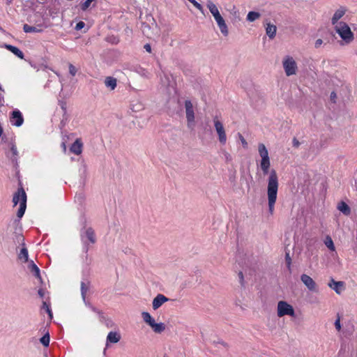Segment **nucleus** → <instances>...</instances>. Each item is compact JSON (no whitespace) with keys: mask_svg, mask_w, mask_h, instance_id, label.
<instances>
[{"mask_svg":"<svg viewBox=\"0 0 357 357\" xmlns=\"http://www.w3.org/2000/svg\"><path fill=\"white\" fill-rule=\"evenodd\" d=\"M43 309H44L48 313L50 318L52 317V313L51 309H50L49 305H47V303L45 301L43 303Z\"/></svg>","mask_w":357,"mask_h":357,"instance_id":"obj_33","label":"nucleus"},{"mask_svg":"<svg viewBox=\"0 0 357 357\" xmlns=\"http://www.w3.org/2000/svg\"><path fill=\"white\" fill-rule=\"evenodd\" d=\"M13 202L14 206L20 204L19 209L17 212V216L22 218L26 208V194L22 187L18 188L13 195Z\"/></svg>","mask_w":357,"mask_h":357,"instance_id":"obj_3","label":"nucleus"},{"mask_svg":"<svg viewBox=\"0 0 357 357\" xmlns=\"http://www.w3.org/2000/svg\"><path fill=\"white\" fill-rule=\"evenodd\" d=\"M328 286L333 289L337 294H340L344 289V282L341 281L336 282L333 279L331 280L330 282L328 283Z\"/></svg>","mask_w":357,"mask_h":357,"instance_id":"obj_16","label":"nucleus"},{"mask_svg":"<svg viewBox=\"0 0 357 357\" xmlns=\"http://www.w3.org/2000/svg\"><path fill=\"white\" fill-rule=\"evenodd\" d=\"M292 144H293V146L295 147V148H298L300 146V144H301L299 141L296 137H294L293 139Z\"/></svg>","mask_w":357,"mask_h":357,"instance_id":"obj_41","label":"nucleus"},{"mask_svg":"<svg viewBox=\"0 0 357 357\" xmlns=\"http://www.w3.org/2000/svg\"><path fill=\"white\" fill-rule=\"evenodd\" d=\"M169 300L165 296L158 294L153 300L152 307L153 310H157L161 305Z\"/></svg>","mask_w":357,"mask_h":357,"instance_id":"obj_14","label":"nucleus"},{"mask_svg":"<svg viewBox=\"0 0 357 357\" xmlns=\"http://www.w3.org/2000/svg\"><path fill=\"white\" fill-rule=\"evenodd\" d=\"M301 280L311 291H317V284L313 279L307 274H303L301 276Z\"/></svg>","mask_w":357,"mask_h":357,"instance_id":"obj_12","label":"nucleus"},{"mask_svg":"<svg viewBox=\"0 0 357 357\" xmlns=\"http://www.w3.org/2000/svg\"><path fill=\"white\" fill-rule=\"evenodd\" d=\"M284 72L287 76L295 75L297 71V64L293 57L287 56L282 61Z\"/></svg>","mask_w":357,"mask_h":357,"instance_id":"obj_7","label":"nucleus"},{"mask_svg":"<svg viewBox=\"0 0 357 357\" xmlns=\"http://www.w3.org/2000/svg\"><path fill=\"white\" fill-rule=\"evenodd\" d=\"M322 43H323V40L321 39H317L315 41L314 47L316 48H319L321 45Z\"/></svg>","mask_w":357,"mask_h":357,"instance_id":"obj_43","label":"nucleus"},{"mask_svg":"<svg viewBox=\"0 0 357 357\" xmlns=\"http://www.w3.org/2000/svg\"><path fill=\"white\" fill-rule=\"evenodd\" d=\"M285 260H286V263H287L288 268L290 269L291 264V259L289 253H286Z\"/></svg>","mask_w":357,"mask_h":357,"instance_id":"obj_37","label":"nucleus"},{"mask_svg":"<svg viewBox=\"0 0 357 357\" xmlns=\"http://www.w3.org/2000/svg\"><path fill=\"white\" fill-rule=\"evenodd\" d=\"M335 328L340 331L341 330V324H340V318L338 317L337 319H336V321H335Z\"/></svg>","mask_w":357,"mask_h":357,"instance_id":"obj_39","label":"nucleus"},{"mask_svg":"<svg viewBox=\"0 0 357 357\" xmlns=\"http://www.w3.org/2000/svg\"><path fill=\"white\" fill-rule=\"evenodd\" d=\"M60 106H61V109L63 110V114L64 115V116L68 115L67 114L66 104L64 102H60Z\"/></svg>","mask_w":357,"mask_h":357,"instance_id":"obj_38","label":"nucleus"},{"mask_svg":"<svg viewBox=\"0 0 357 357\" xmlns=\"http://www.w3.org/2000/svg\"><path fill=\"white\" fill-rule=\"evenodd\" d=\"M325 244L328 249L331 250H335V245L331 237H327L325 241Z\"/></svg>","mask_w":357,"mask_h":357,"instance_id":"obj_31","label":"nucleus"},{"mask_svg":"<svg viewBox=\"0 0 357 357\" xmlns=\"http://www.w3.org/2000/svg\"><path fill=\"white\" fill-rule=\"evenodd\" d=\"M295 314L293 307L286 301H280L278 303V316L282 317L284 315L294 317Z\"/></svg>","mask_w":357,"mask_h":357,"instance_id":"obj_8","label":"nucleus"},{"mask_svg":"<svg viewBox=\"0 0 357 357\" xmlns=\"http://www.w3.org/2000/svg\"><path fill=\"white\" fill-rule=\"evenodd\" d=\"M61 146H62L63 151H66V143L65 142H63L61 144Z\"/></svg>","mask_w":357,"mask_h":357,"instance_id":"obj_48","label":"nucleus"},{"mask_svg":"<svg viewBox=\"0 0 357 357\" xmlns=\"http://www.w3.org/2000/svg\"><path fill=\"white\" fill-rule=\"evenodd\" d=\"M83 171H84V172L85 173V172H86V167H85V166H84V169H83Z\"/></svg>","mask_w":357,"mask_h":357,"instance_id":"obj_51","label":"nucleus"},{"mask_svg":"<svg viewBox=\"0 0 357 357\" xmlns=\"http://www.w3.org/2000/svg\"><path fill=\"white\" fill-rule=\"evenodd\" d=\"M18 259L24 263L28 261L29 252L27 248L25 247L24 243H22V248L18 254Z\"/></svg>","mask_w":357,"mask_h":357,"instance_id":"obj_23","label":"nucleus"},{"mask_svg":"<svg viewBox=\"0 0 357 357\" xmlns=\"http://www.w3.org/2000/svg\"><path fill=\"white\" fill-rule=\"evenodd\" d=\"M10 152L12 153V155L10 156V159L12 160L13 162H17V157L18 155V152H17V147L15 144H12L11 148H10Z\"/></svg>","mask_w":357,"mask_h":357,"instance_id":"obj_29","label":"nucleus"},{"mask_svg":"<svg viewBox=\"0 0 357 357\" xmlns=\"http://www.w3.org/2000/svg\"><path fill=\"white\" fill-rule=\"evenodd\" d=\"M335 29L346 43H350L354 40V33L347 23L339 22L335 25Z\"/></svg>","mask_w":357,"mask_h":357,"instance_id":"obj_4","label":"nucleus"},{"mask_svg":"<svg viewBox=\"0 0 357 357\" xmlns=\"http://www.w3.org/2000/svg\"><path fill=\"white\" fill-rule=\"evenodd\" d=\"M144 48L146 50V52L149 53L151 52V47L150 44L146 43V45H144Z\"/></svg>","mask_w":357,"mask_h":357,"instance_id":"obj_45","label":"nucleus"},{"mask_svg":"<svg viewBox=\"0 0 357 357\" xmlns=\"http://www.w3.org/2000/svg\"><path fill=\"white\" fill-rule=\"evenodd\" d=\"M220 343H221L223 346H226V345H227V344H226V343H225L224 342H221Z\"/></svg>","mask_w":357,"mask_h":357,"instance_id":"obj_50","label":"nucleus"},{"mask_svg":"<svg viewBox=\"0 0 357 357\" xmlns=\"http://www.w3.org/2000/svg\"><path fill=\"white\" fill-rule=\"evenodd\" d=\"M337 209L345 215H349L351 213V208L349 205L342 201L337 205Z\"/></svg>","mask_w":357,"mask_h":357,"instance_id":"obj_22","label":"nucleus"},{"mask_svg":"<svg viewBox=\"0 0 357 357\" xmlns=\"http://www.w3.org/2000/svg\"><path fill=\"white\" fill-rule=\"evenodd\" d=\"M68 68H69V73L72 75V76H75L77 73V68H75V66H74L72 63H70L69 66H68Z\"/></svg>","mask_w":357,"mask_h":357,"instance_id":"obj_35","label":"nucleus"},{"mask_svg":"<svg viewBox=\"0 0 357 357\" xmlns=\"http://www.w3.org/2000/svg\"><path fill=\"white\" fill-rule=\"evenodd\" d=\"M38 294L40 298H43L45 296V291L43 289H40L38 291Z\"/></svg>","mask_w":357,"mask_h":357,"instance_id":"obj_46","label":"nucleus"},{"mask_svg":"<svg viewBox=\"0 0 357 357\" xmlns=\"http://www.w3.org/2000/svg\"><path fill=\"white\" fill-rule=\"evenodd\" d=\"M277 27L275 25L271 23H267L266 26V32L270 39H273L275 37Z\"/></svg>","mask_w":357,"mask_h":357,"instance_id":"obj_19","label":"nucleus"},{"mask_svg":"<svg viewBox=\"0 0 357 357\" xmlns=\"http://www.w3.org/2000/svg\"><path fill=\"white\" fill-rule=\"evenodd\" d=\"M238 138H239V139L241 140V142L242 143L243 146L245 149H246L248 147V143H247L246 140L243 137V135L241 133H239V132L238 133Z\"/></svg>","mask_w":357,"mask_h":357,"instance_id":"obj_36","label":"nucleus"},{"mask_svg":"<svg viewBox=\"0 0 357 357\" xmlns=\"http://www.w3.org/2000/svg\"><path fill=\"white\" fill-rule=\"evenodd\" d=\"M44 26L43 24H38L36 26H30L24 24L23 26V31L25 33H41L43 31Z\"/></svg>","mask_w":357,"mask_h":357,"instance_id":"obj_15","label":"nucleus"},{"mask_svg":"<svg viewBox=\"0 0 357 357\" xmlns=\"http://www.w3.org/2000/svg\"><path fill=\"white\" fill-rule=\"evenodd\" d=\"M214 126L215 128V130L218 135V139L220 142L222 144H225L227 142V136L225 133V130L224 128V126L222 123L218 120L216 118L214 119Z\"/></svg>","mask_w":357,"mask_h":357,"instance_id":"obj_10","label":"nucleus"},{"mask_svg":"<svg viewBox=\"0 0 357 357\" xmlns=\"http://www.w3.org/2000/svg\"><path fill=\"white\" fill-rule=\"evenodd\" d=\"M68 115L64 116V115L63 114V118H62V119H61V122L59 123L60 129H63L65 127V126H66V123L68 121Z\"/></svg>","mask_w":357,"mask_h":357,"instance_id":"obj_34","label":"nucleus"},{"mask_svg":"<svg viewBox=\"0 0 357 357\" xmlns=\"http://www.w3.org/2000/svg\"><path fill=\"white\" fill-rule=\"evenodd\" d=\"M156 333H161L165 330V325L163 323H155L154 321L150 326Z\"/></svg>","mask_w":357,"mask_h":357,"instance_id":"obj_26","label":"nucleus"},{"mask_svg":"<svg viewBox=\"0 0 357 357\" xmlns=\"http://www.w3.org/2000/svg\"><path fill=\"white\" fill-rule=\"evenodd\" d=\"M40 343L45 346L48 347L50 344V335L48 333L45 334L40 339Z\"/></svg>","mask_w":357,"mask_h":357,"instance_id":"obj_30","label":"nucleus"},{"mask_svg":"<svg viewBox=\"0 0 357 357\" xmlns=\"http://www.w3.org/2000/svg\"><path fill=\"white\" fill-rule=\"evenodd\" d=\"M258 151L259 154L261 158L260 167L263 172L264 175H266L268 173V170L271 166L268 150L264 144H259L258 146Z\"/></svg>","mask_w":357,"mask_h":357,"instance_id":"obj_6","label":"nucleus"},{"mask_svg":"<svg viewBox=\"0 0 357 357\" xmlns=\"http://www.w3.org/2000/svg\"><path fill=\"white\" fill-rule=\"evenodd\" d=\"M142 317L143 318L144 321L149 324V326H151V324L155 321L154 319L150 314V313L147 312H143L142 313Z\"/></svg>","mask_w":357,"mask_h":357,"instance_id":"obj_27","label":"nucleus"},{"mask_svg":"<svg viewBox=\"0 0 357 357\" xmlns=\"http://www.w3.org/2000/svg\"><path fill=\"white\" fill-rule=\"evenodd\" d=\"M238 278H239L240 283L241 284V285H243L244 277H243V273L241 271H240L238 273Z\"/></svg>","mask_w":357,"mask_h":357,"instance_id":"obj_42","label":"nucleus"},{"mask_svg":"<svg viewBox=\"0 0 357 357\" xmlns=\"http://www.w3.org/2000/svg\"><path fill=\"white\" fill-rule=\"evenodd\" d=\"M336 98H337V95H336V93H335L334 91H333V92L331 93V96H330V98H331V101H333V102H335V99H336Z\"/></svg>","mask_w":357,"mask_h":357,"instance_id":"obj_44","label":"nucleus"},{"mask_svg":"<svg viewBox=\"0 0 357 357\" xmlns=\"http://www.w3.org/2000/svg\"><path fill=\"white\" fill-rule=\"evenodd\" d=\"M164 357H168V356H165Z\"/></svg>","mask_w":357,"mask_h":357,"instance_id":"obj_52","label":"nucleus"},{"mask_svg":"<svg viewBox=\"0 0 357 357\" xmlns=\"http://www.w3.org/2000/svg\"><path fill=\"white\" fill-rule=\"evenodd\" d=\"M89 306L91 307V309L93 312H96V313H98V314H100V313H101V312H100V311H99L96 307H93V306L91 305L90 304H89Z\"/></svg>","mask_w":357,"mask_h":357,"instance_id":"obj_47","label":"nucleus"},{"mask_svg":"<svg viewBox=\"0 0 357 357\" xmlns=\"http://www.w3.org/2000/svg\"><path fill=\"white\" fill-rule=\"evenodd\" d=\"M89 287H90V282L89 281H86V282L82 281L81 282V295H82V298L86 305H87L86 301V296L87 291L89 289Z\"/></svg>","mask_w":357,"mask_h":357,"instance_id":"obj_20","label":"nucleus"},{"mask_svg":"<svg viewBox=\"0 0 357 357\" xmlns=\"http://www.w3.org/2000/svg\"><path fill=\"white\" fill-rule=\"evenodd\" d=\"M7 5H10L12 3L13 0H5Z\"/></svg>","mask_w":357,"mask_h":357,"instance_id":"obj_49","label":"nucleus"},{"mask_svg":"<svg viewBox=\"0 0 357 357\" xmlns=\"http://www.w3.org/2000/svg\"><path fill=\"white\" fill-rule=\"evenodd\" d=\"M185 109L188 126L190 128L192 126H194L195 122V112L192 103L190 100H187L185 101Z\"/></svg>","mask_w":357,"mask_h":357,"instance_id":"obj_9","label":"nucleus"},{"mask_svg":"<svg viewBox=\"0 0 357 357\" xmlns=\"http://www.w3.org/2000/svg\"><path fill=\"white\" fill-rule=\"evenodd\" d=\"M81 241L84 245V251L86 253L89 251V243L94 244L96 242V234L93 228L88 227L82 230L80 233Z\"/></svg>","mask_w":357,"mask_h":357,"instance_id":"obj_5","label":"nucleus"},{"mask_svg":"<svg viewBox=\"0 0 357 357\" xmlns=\"http://www.w3.org/2000/svg\"><path fill=\"white\" fill-rule=\"evenodd\" d=\"M29 271L33 274V275L39 279H41L40 273L39 268L34 264L33 261H31L29 266Z\"/></svg>","mask_w":357,"mask_h":357,"instance_id":"obj_24","label":"nucleus"},{"mask_svg":"<svg viewBox=\"0 0 357 357\" xmlns=\"http://www.w3.org/2000/svg\"><path fill=\"white\" fill-rule=\"evenodd\" d=\"M278 190V177L275 169H272L270 172V174L268 179V211L272 214L274 211L275 204L277 199Z\"/></svg>","mask_w":357,"mask_h":357,"instance_id":"obj_1","label":"nucleus"},{"mask_svg":"<svg viewBox=\"0 0 357 357\" xmlns=\"http://www.w3.org/2000/svg\"><path fill=\"white\" fill-rule=\"evenodd\" d=\"M121 340V335L117 332L111 331L107 336V342L110 343H117Z\"/></svg>","mask_w":357,"mask_h":357,"instance_id":"obj_21","label":"nucleus"},{"mask_svg":"<svg viewBox=\"0 0 357 357\" xmlns=\"http://www.w3.org/2000/svg\"><path fill=\"white\" fill-rule=\"evenodd\" d=\"M10 121L13 126L20 127L24 123V118L20 110L15 109L12 112Z\"/></svg>","mask_w":357,"mask_h":357,"instance_id":"obj_11","label":"nucleus"},{"mask_svg":"<svg viewBox=\"0 0 357 357\" xmlns=\"http://www.w3.org/2000/svg\"><path fill=\"white\" fill-rule=\"evenodd\" d=\"M83 143L80 138H77L70 146V151L77 155L82 153Z\"/></svg>","mask_w":357,"mask_h":357,"instance_id":"obj_13","label":"nucleus"},{"mask_svg":"<svg viewBox=\"0 0 357 357\" xmlns=\"http://www.w3.org/2000/svg\"><path fill=\"white\" fill-rule=\"evenodd\" d=\"M260 17V14L257 12L250 11L247 15V20L249 22H253Z\"/></svg>","mask_w":357,"mask_h":357,"instance_id":"obj_28","label":"nucleus"},{"mask_svg":"<svg viewBox=\"0 0 357 357\" xmlns=\"http://www.w3.org/2000/svg\"><path fill=\"white\" fill-rule=\"evenodd\" d=\"M85 24L84 22H79L75 26L76 30H80L84 26Z\"/></svg>","mask_w":357,"mask_h":357,"instance_id":"obj_40","label":"nucleus"},{"mask_svg":"<svg viewBox=\"0 0 357 357\" xmlns=\"http://www.w3.org/2000/svg\"><path fill=\"white\" fill-rule=\"evenodd\" d=\"M4 47L10 51L13 54H14L15 56H17L18 58L23 59H24V53L17 47L8 45V44H4Z\"/></svg>","mask_w":357,"mask_h":357,"instance_id":"obj_18","label":"nucleus"},{"mask_svg":"<svg viewBox=\"0 0 357 357\" xmlns=\"http://www.w3.org/2000/svg\"><path fill=\"white\" fill-rule=\"evenodd\" d=\"M206 6L208 8L210 13L213 16L220 32L225 36H227L229 34L228 27L225 23L224 18L220 15L219 10L216 5L211 0L207 1Z\"/></svg>","mask_w":357,"mask_h":357,"instance_id":"obj_2","label":"nucleus"},{"mask_svg":"<svg viewBox=\"0 0 357 357\" xmlns=\"http://www.w3.org/2000/svg\"><path fill=\"white\" fill-rule=\"evenodd\" d=\"M193 6L204 14L203 6L195 0H188Z\"/></svg>","mask_w":357,"mask_h":357,"instance_id":"obj_32","label":"nucleus"},{"mask_svg":"<svg viewBox=\"0 0 357 357\" xmlns=\"http://www.w3.org/2000/svg\"><path fill=\"white\" fill-rule=\"evenodd\" d=\"M116 79L113 77H107L105 79V84L107 87L114 90L116 87Z\"/></svg>","mask_w":357,"mask_h":357,"instance_id":"obj_25","label":"nucleus"},{"mask_svg":"<svg viewBox=\"0 0 357 357\" xmlns=\"http://www.w3.org/2000/svg\"><path fill=\"white\" fill-rule=\"evenodd\" d=\"M345 13H346V9L343 7H341L338 10H337L335 12V13L331 19L332 24L336 25L337 24H338L337 23L338 20L344 16Z\"/></svg>","mask_w":357,"mask_h":357,"instance_id":"obj_17","label":"nucleus"}]
</instances>
